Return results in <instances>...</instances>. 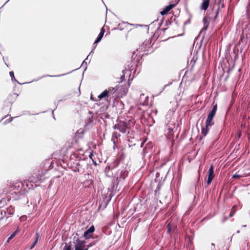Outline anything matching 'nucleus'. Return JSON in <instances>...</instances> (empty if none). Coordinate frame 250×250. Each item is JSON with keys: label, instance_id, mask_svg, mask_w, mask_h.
Masks as SVG:
<instances>
[{"label": "nucleus", "instance_id": "obj_36", "mask_svg": "<svg viewBox=\"0 0 250 250\" xmlns=\"http://www.w3.org/2000/svg\"><path fill=\"white\" fill-rule=\"evenodd\" d=\"M160 187H161L160 185V184H158V186H157V190H159L160 189Z\"/></svg>", "mask_w": 250, "mask_h": 250}, {"label": "nucleus", "instance_id": "obj_35", "mask_svg": "<svg viewBox=\"0 0 250 250\" xmlns=\"http://www.w3.org/2000/svg\"><path fill=\"white\" fill-rule=\"evenodd\" d=\"M92 162H93V164L95 165V166H96L97 165V163L96 162V161H95L93 159L92 160Z\"/></svg>", "mask_w": 250, "mask_h": 250}, {"label": "nucleus", "instance_id": "obj_40", "mask_svg": "<svg viewBox=\"0 0 250 250\" xmlns=\"http://www.w3.org/2000/svg\"><path fill=\"white\" fill-rule=\"evenodd\" d=\"M94 49H93L91 50V52H90V53H89V56L91 53H93V50H94Z\"/></svg>", "mask_w": 250, "mask_h": 250}, {"label": "nucleus", "instance_id": "obj_50", "mask_svg": "<svg viewBox=\"0 0 250 250\" xmlns=\"http://www.w3.org/2000/svg\"><path fill=\"white\" fill-rule=\"evenodd\" d=\"M2 219V217L0 218V220L1 219Z\"/></svg>", "mask_w": 250, "mask_h": 250}, {"label": "nucleus", "instance_id": "obj_38", "mask_svg": "<svg viewBox=\"0 0 250 250\" xmlns=\"http://www.w3.org/2000/svg\"><path fill=\"white\" fill-rule=\"evenodd\" d=\"M167 129H168V130H169L170 131L172 130V128H170V127H168V128H167Z\"/></svg>", "mask_w": 250, "mask_h": 250}, {"label": "nucleus", "instance_id": "obj_34", "mask_svg": "<svg viewBox=\"0 0 250 250\" xmlns=\"http://www.w3.org/2000/svg\"><path fill=\"white\" fill-rule=\"evenodd\" d=\"M111 141L113 142V144L115 145V139L112 137Z\"/></svg>", "mask_w": 250, "mask_h": 250}, {"label": "nucleus", "instance_id": "obj_28", "mask_svg": "<svg viewBox=\"0 0 250 250\" xmlns=\"http://www.w3.org/2000/svg\"><path fill=\"white\" fill-rule=\"evenodd\" d=\"M63 250H71V246H67V244H66V245L63 248Z\"/></svg>", "mask_w": 250, "mask_h": 250}, {"label": "nucleus", "instance_id": "obj_8", "mask_svg": "<svg viewBox=\"0 0 250 250\" xmlns=\"http://www.w3.org/2000/svg\"><path fill=\"white\" fill-rule=\"evenodd\" d=\"M40 238V235L39 233L36 232L35 233L33 241L32 244L31 245V246L29 247L30 250H32L35 247V246L38 243V242Z\"/></svg>", "mask_w": 250, "mask_h": 250}, {"label": "nucleus", "instance_id": "obj_14", "mask_svg": "<svg viewBox=\"0 0 250 250\" xmlns=\"http://www.w3.org/2000/svg\"><path fill=\"white\" fill-rule=\"evenodd\" d=\"M206 125L205 127H203L201 129L202 134L204 135V136H206L209 130L210 127H211L212 125H207V124H205Z\"/></svg>", "mask_w": 250, "mask_h": 250}, {"label": "nucleus", "instance_id": "obj_20", "mask_svg": "<svg viewBox=\"0 0 250 250\" xmlns=\"http://www.w3.org/2000/svg\"><path fill=\"white\" fill-rule=\"evenodd\" d=\"M108 96V92L107 90H104L102 93H101L98 96V98L101 100L102 98H105Z\"/></svg>", "mask_w": 250, "mask_h": 250}, {"label": "nucleus", "instance_id": "obj_43", "mask_svg": "<svg viewBox=\"0 0 250 250\" xmlns=\"http://www.w3.org/2000/svg\"><path fill=\"white\" fill-rule=\"evenodd\" d=\"M10 0H8L7 1L5 2V3H4V4H5L6 3H7Z\"/></svg>", "mask_w": 250, "mask_h": 250}, {"label": "nucleus", "instance_id": "obj_3", "mask_svg": "<svg viewBox=\"0 0 250 250\" xmlns=\"http://www.w3.org/2000/svg\"><path fill=\"white\" fill-rule=\"evenodd\" d=\"M113 128L119 130L122 133H125L127 129L126 124L125 122L120 121L118 124L114 125Z\"/></svg>", "mask_w": 250, "mask_h": 250}, {"label": "nucleus", "instance_id": "obj_25", "mask_svg": "<svg viewBox=\"0 0 250 250\" xmlns=\"http://www.w3.org/2000/svg\"><path fill=\"white\" fill-rule=\"evenodd\" d=\"M88 158H83V159L81 160V164L80 163H77V165L78 166H83V162L87 160Z\"/></svg>", "mask_w": 250, "mask_h": 250}, {"label": "nucleus", "instance_id": "obj_41", "mask_svg": "<svg viewBox=\"0 0 250 250\" xmlns=\"http://www.w3.org/2000/svg\"><path fill=\"white\" fill-rule=\"evenodd\" d=\"M232 216H233V214H232V213H230V214H229V217H232Z\"/></svg>", "mask_w": 250, "mask_h": 250}, {"label": "nucleus", "instance_id": "obj_24", "mask_svg": "<svg viewBox=\"0 0 250 250\" xmlns=\"http://www.w3.org/2000/svg\"><path fill=\"white\" fill-rule=\"evenodd\" d=\"M244 177V176L243 175H240V174H238L237 173H235L232 176V178H234V179L239 178H241V177Z\"/></svg>", "mask_w": 250, "mask_h": 250}, {"label": "nucleus", "instance_id": "obj_5", "mask_svg": "<svg viewBox=\"0 0 250 250\" xmlns=\"http://www.w3.org/2000/svg\"><path fill=\"white\" fill-rule=\"evenodd\" d=\"M214 177V167L213 165H211L208 171V177L207 181V184L208 186L211 183Z\"/></svg>", "mask_w": 250, "mask_h": 250}, {"label": "nucleus", "instance_id": "obj_16", "mask_svg": "<svg viewBox=\"0 0 250 250\" xmlns=\"http://www.w3.org/2000/svg\"><path fill=\"white\" fill-rule=\"evenodd\" d=\"M20 231V229L19 228L15 230L14 232H13L10 236L8 237L7 242H9L12 239H13Z\"/></svg>", "mask_w": 250, "mask_h": 250}, {"label": "nucleus", "instance_id": "obj_47", "mask_svg": "<svg viewBox=\"0 0 250 250\" xmlns=\"http://www.w3.org/2000/svg\"><path fill=\"white\" fill-rule=\"evenodd\" d=\"M211 245L213 246H214V244L213 243H212Z\"/></svg>", "mask_w": 250, "mask_h": 250}, {"label": "nucleus", "instance_id": "obj_9", "mask_svg": "<svg viewBox=\"0 0 250 250\" xmlns=\"http://www.w3.org/2000/svg\"><path fill=\"white\" fill-rule=\"evenodd\" d=\"M175 6L174 4H170L167 6L162 11L160 12L162 15H167L168 12Z\"/></svg>", "mask_w": 250, "mask_h": 250}, {"label": "nucleus", "instance_id": "obj_6", "mask_svg": "<svg viewBox=\"0 0 250 250\" xmlns=\"http://www.w3.org/2000/svg\"><path fill=\"white\" fill-rule=\"evenodd\" d=\"M95 231L94 226H91L88 229H87L83 233V237L85 239H88L92 236V233Z\"/></svg>", "mask_w": 250, "mask_h": 250}, {"label": "nucleus", "instance_id": "obj_33", "mask_svg": "<svg viewBox=\"0 0 250 250\" xmlns=\"http://www.w3.org/2000/svg\"><path fill=\"white\" fill-rule=\"evenodd\" d=\"M108 167H109V165L106 167L105 169V172H107L110 170H108Z\"/></svg>", "mask_w": 250, "mask_h": 250}, {"label": "nucleus", "instance_id": "obj_42", "mask_svg": "<svg viewBox=\"0 0 250 250\" xmlns=\"http://www.w3.org/2000/svg\"><path fill=\"white\" fill-rule=\"evenodd\" d=\"M197 58H196V59L195 60H193V59L191 60V61H193L194 62V63L195 62Z\"/></svg>", "mask_w": 250, "mask_h": 250}, {"label": "nucleus", "instance_id": "obj_48", "mask_svg": "<svg viewBox=\"0 0 250 250\" xmlns=\"http://www.w3.org/2000/svg\"><path fill=\"white\" fill-rule=\"evenodd\" d=\"M134 53H133V55H134ZM133 56H132V58L133 57Z\"/></svg>", "mask_w": 250, "mask_h": 250}, {"label": "nucleus", "instance_id": "obj_19", "mask_svg": "<svg viewBox=\"0 0 250 250\" xmlns=\"http://www.w3.org/2000/svg\"><path fill=\"white\" fill-rule=\"evenodd\" d=\"M217 104H216L215 105H213L212 109L209 112V113L208 114V115H210V116H212L213 117H214V115L216 114V111H217Z\"/></svg>", "mask_w": 250, "mask_h": 250}, {"label": "nucleus", "instance_id": "obj_23", "mask_svg": "<svg viewBox=\"0 0 250 250\" xmlns=\"http://www.w3.org/2000/svg\"><path fill=\"white\" fill-rule=\"evenodd\" d=\"M120 136V134L116 132H114L112 133V137L115 138V139H117Z\"/></svg>", "mask_w": 250, "mask_h": 250}, {"label": "nucleus", "instance_id": "obj_31", "mask_svg": "<svg viewBox=\"0 0 250 250\" xmlns=\"http://www.w3.org/2000/svg\"><path fill=\"white\" fill-rule=\"evenodd\" d=\"M128 68L129 69V70L130 71H131L132 70H133L134 69V66L133 65H131L130 66V65L128 64Z\"/></svg>", "mask_w": 250, "mask_h": 250}, {"label": "nucleus", "instance_id": "obj_32", "mask_svg": "<svg viewBox=\"0 0 250 250\" xmlns=\"http://www.w3.org/2000/svg\"><path fill=\"white\" fill-rule=\"evenodd\" d=\"M92 156H93V152H91L89 155V157L90 159H91V160L93 159L92 158Z\"/></svg>", "mask_w": 250, "mask_h": 250}, {"label": "nucleus", "instance_id": "obj_37", "mask_svg": "<svg viewBox=\"0 0 250 250\" xmlns=\"http://www.w3.org/2000/svg\"><path fill=\"white\" fill-rule=\"evenodd\" d=\"M54 110L52 111V115H53V118L55 119V116H54Z\"/></svg>", "mask_w": 250, "mask_h": 250}, {"label": "nucleus", "instance_id": "obj_44", "mask_svg": "<svg viewBox=\"0 0 250 250\" xmlns=\"http://www.w3.org/2000/svg\"><path fill=\"white\" fill-rule=\"evenodd\" d=\"M77 69H74V70H73L71 72L74 71L75 70H77Z\"/></svg>", "mask_w": 250, "mask_h": 250}, {"label": "nucleus", "instance_id": "obj_15", "mask_svg": "<svg viewBox=\"0 0 250 250\" xmlns=\"http://www.w3.org/2000/svg\"><path fill=\"white\" fill-rule=\"evenodd\" d=\"M209 0H203L200 9L204 10H206L209 5Z\"/></svg>", "mask_w": 250, "mask_h": 250}, {"label": "nucleus", "instance_id": "obj_45", "mask_svg": "<svg viewBox=\"0 0 250 250\" xmlns=\"http://www.w3.org/2000/svg\"><path fill=\"white\" fill-rule=\"evenodd\" d=\"M239 232H240V230H237V233H239Z\"/></svg>", "mask_w": 250, "mask_h": 250}, {"label": "nucleus", "instance_id": "obj_4", "mask_svg": "<svg viewBox=\"0 0 250 250\" xmlns=\"http://www.w3.org/2000/svg\"><path fill=\"white\" fill-rule=\"evenodd\" d=\"M120 87V86L118 85H116L114 87H109L107 90V91L108 92V95H111L112 98L118 97L119 95L117 94V92L119 91Z\"/></svg>", "mask_w": 250, "mask_h": 250}, {"label": "nucleus", "instance_id": "obj_30", "mask_svg": "<svg viewBox=\"0 0 250 250\" xmlns=\"http://www.w3.org/2000/svg\"><path fill=\"white\" fill-rule=\"evenodd\" d=\"M171 229L169 224L167 225V232L170 233L171 232Z\"/></svg>", "mask_w": 250, "mask_h": 250}, {"label": "nucleus", "instance_id": "obj_46", "mask_svg": "<svg viewBox=\"0 0 250 250\" xmlns=\"http://www.w3.org/2000/svg\"><path fill=\"white\" fill-rule=\"evenodd\" d=\"M7 116H5L4 117L2 118V120L4 119V118H6Z\"/></svg>", "mask_w": 250, "mask_h": 250}, {"label": "nucleus", "instance_id": "obj_26", "mask_svg": "<svg viewBox=\"0 0 250 250\" xmlns=\"http://www.w3.org/2000/svg\"><path fill=\"white\" fill-rule=\"evenodd\" d=\"M17 117H11L10 119H9L8 120H6L4 123V124H6L7 123H10L11 122H12L13 120V119L14 118H16Z\"/></svg>", "mask_w": 250, "mask_h": 250}, {"label": "nucleus", "instance_id": "obj_12", "mask_svg": "<svg viewBox=\"0 0 250 250\" xmlns=\"http://www.w3.org/2000/svg\"><path fill=\"white\" fill-rule=\"evenodd\" d=\"M148 97L146 96L145 94H141L140 97V103L143 105H146L147 104Z\"/></svg>", "mask_w": 250, "mask_h": 250}, {"label": "nucleus", "instance_id": "obj_13", "mask_svg": "<svg viewBox=\"0 0 250 250\" xmlns=\"http://www.w3.org/2000/svg\"><path fill=\"white\" fill-rule=\"evenodd\" d=\"M104 32L105 30L104 27H102L101 29L99 34L98 35V37H97L96 40L94 42V43H97L101 41L102 39L104 36Z\"/></svg>", "mask_w": 250, "mask_h": 250}, {"label": "nucleus", "instance_id": "obj_18", "mask_svg": "<svg viewBox=\"0 0 250 250\" xmlns=\"http://www.w3.org/2000/svg\"><path fill=\"white\" fill-rule=\"evenodd\" d=\"M203 23H204V27L200 31V34H201L204 31L207 30V29H208V22H207V20L206 17L204 18V19H203Z\"/></svg>", "mask_w": 250, "mask_h": 250}, {"label": "nucleus", "instance_id": "obj_29", "mask_svg": "<svg viewBox=\"0 0 250 250\" xmlns=\"http://www.w3.org/2000/svg\"><path fill=\"white\" fill-rule=\"evenodd\" d=\"M71 72H68V73H67V74H69V73H70ZM65 74H67V73H66V74H61V75H54V76L49 75V77H57L62 76L65 75Z\"/></svg>", "mask_w": 250, "mask_h": 250}, {"label": "nucleus", "instance_id": "obj_22", "mask_svg": "<svg viewBox=\"0 0 250 250\" xmlns=\"http://www.w3.org/2000/svg\"><path fill=\"white\" fill-rule=\"evenodd\" d=\"M88 57L89 55L87 56L86 58L83 61V63L81 64V66H84L85 67L84 70H85L87 68V62L86 61L88 60Z\"/></svg>", "mask_w": 250, "mask_h": 250}, {"label": "nucleus", "instance_id": "obj_21", "mask_svg": "<svg viewBox=\"0 0 250 250\" xmlns=\"http://www.w3.org/2000/svg\"><path fill=\"white\" fill-rule=\"evenodd\" d=\"M9 75L11 78V80L13 82H16L17 83H18V81L16 80V79H15V77H14V72L13 71H10L9 72Z\"/></svg>", "mask_w": 250, "mask_h": 250}, {"label": "nucleus", "instance_id": "obj_7", "mask_svg": "<svg viewBox=\"0 0 250 250\" xmlns=\"http://www.w3.org/2000/svg\"><path fill=\"white\" fill-rule=\"evenodd\" d=\"M86 247L85 242L77 240V243L75 246V250H82Z\"/></svg>", "mask_w": 250, "mask_h": 250}, {"label": "nucleus", "instance_id": "obj_10", "mask_svg": "<svg viewBox=\"0 0 250 250\" xmlns=\"http://www.w3.org/2000/svg\"><path fill=\"white\" fill-rule=\"evenodd\" d=\"M217 5L218 6L217 10L216 11V14L214 18V19L215 20L216 18L218 16V15L219 14L220 9L221 8H223L225 6L224 3V0H218L217 2Z\"/></svg>", "mask_w": 250, "mask_h": 250}, {"label": "nucleus", "instance_id": "obj_49", "mask_svg": "<svg viewBox=\"0 0 250 250\" xmlns=\"http://www.w3.org/2000/svg\"><path fill=\"white\" fill-rule=\"evenodd\" d=\"M146 150V149H144L143 150V152H145V151Z\"/></svg>", "mask_w": 250, "mask_h": 250}, {"label": "nucleus", "instance_id": "obj_11", "mask_svg": "<svg viewBox=\"0 0 250 250\" xmlns=\"http://www.w3.org/2000/svg\"><path fill=\"white\" fill-rule=\"evenodd\" d=\"M217 5L218 6L217 10L216 11V14L214 18V19L215 20L216 18L218 16V15L219 14L220 9L221 8H223L225 6L224 3V0H218L217 2Z\"/></svg>", "mask_w": 250, "mask_h": 250}, {"label": "nucleus", "instance_id": "obj_39", "mask_svg": "<svg viewBox=\"0 0 250 250\" xmlns=\"http://www.w3.org/2000/svg\"><path fill=\"white\" fill-rule=\"evenodd\" d=\"M88 247H87V248H84V249H83L82 250H88Z\"/></svg>", "mask_w": 250, "mask_h": 250}, {"label": "nucleus", "instance_id": "obj_1", "mask_svg": "<svg viewBox=\"0 0 250 250\" xmlns=\"http://www.w3.org/2000/svg\"><path fill=\"white\" fill-rule=\"evenodd\" d=\"M108 170H111L112 173H114V177L116 178L115 183L116 184L115 190L117 189L118 186L122 184L125 178L128 174L126 166L122 163L119 158H116L108 167Z\"/></svg>", "mask_w": 250, "mask_h": 250}, {"label": "nucleus", "instance_id": "obj_2", "mask_svg": "<svg viewBox=\"0 0 250 250\" xmlns=\"http://www.w3.org/2000/svg\"><path fill=\"white\" fill-rule=\"evenodd\" d=\"M45 173V171L42 169H35L33 171L31 176L27 180L28 182L33 183L41 182Z\"/></svg>", "mask_w": 250, "mask_h": 250}, {"label": "nucleus", "instance_id": "obj_17", "mask_svg": "<svg viewBox=\"0 0 250 250\" xmlns=\"http://www.w3.org/2000/svg\"><path fill=\"white\" fill-rule=\"evenodd\" d=\"M213 118L214 117H213L212 116L208 115L205 124H207V125H213L214 124V122H213Z\"/></svg>", "mask_w": 250, "mask_h": 250}, {"label": "nucleus", "instance_id": "obj_27", "mask_svg": "<svg viewBox=\"0 0 250 250\" xmlns=\"http://www.w3.org/2000/svg\"><path fill=\"white\" fill-rule=\"evenodd\" d=\"M126 69L125 68V70H123L122 71V72H123V74H124V72H125V71H126ZM120 79H121V81H120V82H122L123 81H124V80H125V74H123V75H122V76H121V78H120Z\"/></svg>", "mask_w": 250, "mask_h": 250}]
</instances>
